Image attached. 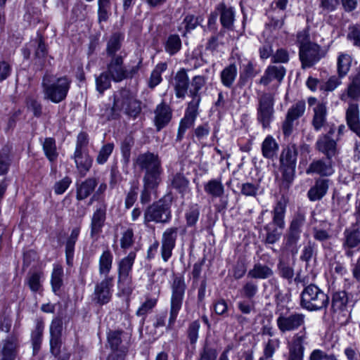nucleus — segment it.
Returning <instances> with one entry per match:
<instances>
[{
    "mask_svg": "<svg viewBox=\"0 0 360 360\" xmlns=\"http://www.w3.org/2000/svg\"><path fill=\"white\" fill-rule=\"evenodd\" d=\"M207 80L205 75H196L190 83L189 96L193 98L191 101H198V106L200 101V91L205 85Z\"/></svg>",
    "mask_w": 360,
    "mask_h": 360,
    "instance_id": "nucleus-34",
    "label": "nucleus"
},
{
    "mask_svg": "<svg viewBox=\"0 0 360 360\" xmlns=\"http://www.w3.org/2000/svg\"><path fill=\"white\" fill-rule=\"evenodd\" d=\"M309 360H338L333 354H327L320 349H314L309 356Z\"/></svg>",
    "mask_w": 360,
    "mask_h": 360,
    "instance_id": "nucleus-64",
    "label": "nucleus"
},
{
    "mask_svg": "<svg viewBox=\"0 0 360 360\" xmlns=\"http://www.w3.org/2000/svg\"><path fill=\"white\" fill-rule=\"evenodd\" d=\"M316 149L323 153L328 159H331L336 153L337 143L328 135H321L316 143Z\"/></svg>",
    "mask_w": 360,
    "mask_h": 360,
    "instance_id": "nucleus-24",
    "label": "nucleus"
},
{
    "mask_svg": "<svg viewBox=\"0 0 360 360\" xmlns=\"http://www.w3.org/2000/svg\"><path fill=\"white\" fill-rule=\"evenodd\" d=\"M141 101L127 89H122L113 95V104L108 120H116L120 113L123 112L126 115L136 118L141 112Z\"/></svg>",
    "mask_w": 360,
    "mask_h": 360,
    "instance_id": "nucleus-4",
    "label": "nucleus"
},
{
    "mask_svg": "<svg viewBox=\"0 0 360 360\" xmlns=\"http://www.w3.org/2000/svg\"><path fill=\"white\" fill-rule=\"evenodd\" d=\"M257 75V71L255 69V65L252 61L247 60L243 64L240 72V79L246 80L249 78H252Z\"/></svg>",
    "mask_w": 360,
    "mask_h": 360,
    "instance_id": "nucleus-58",
    "label": "nucleus"
},
{
    "mask_svg": "<svg viewBox=\"0 0 360 360\" xmlns=\"http://www.w3.org/2000/svg\"><path fill=\"white\" fill-rule=\"evenodd\" d=\"M107 207V202L103 200L100 203L96 204L91 219L90 234L91 237L97 236L102 232L106 219Z\"/></svg>",
    "mask_w": 360,
    "mask_h": 360,
    "instance_id": "nucleus-17",
    "label": "nucleus"
},
{
    "mask_svg": "<svg viewBox=\"0 0 360 360\" xmlns=\"http://www.w3.org/2000/svg\"><path fill=\"white\" fill-rule=\"evenodd\" d=\"M330 180L328 179L318 178L314 184L309 189L307 197L310 201L321 200L327 193L329 188Z\"/></svg>",
    "mask_w": 360,
    "mask_h": 360,
    "instance_id": "nucleus-22",
    "label": "nucleus"
},
{
    "mask_svg": "<svg viewBox=\"0 0 360 360\" xmlns=\"http://www.w3.org/2000/svg\"><path fill=\"white\" fill-rule=\"evenodd\" d=\"M113 256L110 250H106L103 252L99 258V274L104 275L105 277L108 276L112 266Z\"/></svg>",
    "mask_w": 360,
    "mask_h": 360,
    "instance_id": "nucleus-42",
    "label": "nucleus"
},
{
    "mask_svg": "<svg viewBox=\"0 0 360 360\" xmlns=\"http://www.w3.org/2000/svg\"><path fill=\"white\" fill-rule=\"evenodd\" d=\"M327 224L324 222L320 226L313 227L312 235L316 240L322 243L324 249H330V245L327 242L332 238L333 234L330 228H326Z\"/></svg>",
    "mask_w": 360,
    "mask_h": 360,
    "instance_id": "nucleus-29",
    "label": "nucleus"
},
{
    "mask_svg": "<svg viewBox=\"0 0 360 360\" xmlns=\"http://www.w3.org/2000/svg\"><path fill=\"white\" fill-rule=\"evenodd\" d=\"M352 58L350 55L345 53L339 54L337 59V72L340 78L345 77L349 72Z\"/></svg>",
    "mask_w": 360,
    "mask_h": 360,
    "instance_id": "nucleus-40",
    "label": "nucleus"
},
{
    "mask_svg": "<svg viewBox=\"0 0 360 360\" xmlns=\"http://www.w3.org/2000/svg\"><path fill=\"white\" fill-rule=\"evenodd\" d=\"M161 173L162 170L145 173L143 178V186L153 190L156 189L161 181Z\"/></svg>",
    "mask_w": 360,
    "mask_h": 360,
    "instance_id": "nucleus-55",
    "label": "nucleus"
},
{
    "mask_svg": "<svg viewBox=\"0 0 360 360\" xmlns=\"http://www.w3.org/2000/svg\"><path fill=\"white\" fill-rule=\"evenodd\" d=\"M126 53L120 51L118 56L110 58L107 65V72L115 82H120L126 79V68L124 66V58Z\"/></svg>",
    "mask_w": 360,
    "mask_h": 360,
    "instance_id": "nucleus-16",
    "label": "nucleus"
},
{
    "mask_svg": "<svg viewBox=\"0 0 360 360\" xmlns=\"http://www.w3.org/2000/svg\"><path fill=\"white\" fill-rule=\"evenodd\" d=\"M97 184L98 181L95 177H89L80 184H77V199L78 200L86 199L92 193Z\"/></svg>",
    "mask_w": 360,
    "mask_h": 360,
    "instance_id": "nucleus-30",
    "label": "nucleus"
},
{
    "mask_svg": "<svg viewBox=\"0 0 360 360\" xmlns=\"http://www.w3.org/2000/svg\"><path fill=\"white\" fill-rule=\"evenodd\" d=\"M112 278L105 277L100 283H96L92 295V301L103 305L108 303L112 297Z\"/></svg>",
    "mask_w": 360,
    "mask_h": 360,
    "instance_id": "nucleus-14",
    "label": "nucleus"
},
{
    "mask_svg": "<svg viewBox=\"0 0 360 360\" xmlns=\"http://www.w3.org/2000/svg\"><path fill=\"white\" fill-rule=\"evenodd\" d=\"M306 108L305 101H298L294 103L288 110L285 119L282 124L283 133L285 136H290L293 130V122L301 117Z\"/></svg>",
    "mask_w": 360,
    "mask_h": 360,
    "instance_id": "nucleus-13",
    "label": "nucleus"
},
{
    "mask_svg": "<svg viewBox=\"0 0 360 360\" xmlns=\"http://www.w3.org/2000/svg\"><path fill=\"white\" fill-rule=\"evenodd\" d=\"M198 101H191L188 103L184 117L181 120L179 125L186 129L191 127L198 115Z\"/></svg>",
    "mask_w": 360,
    "mask_h": 360,
    "instance_id": "nucleus-38",
    "label": "nucleus"
},
{
    "mask_svg": "<svg viewBox=\"0 0 360 360\" xmlns=\"http://www.w3.org/2000/svg\"><path fill=\"white\" fill-rule=\"evenodd\" d=\"M278 148V143L271 135L264 139L261 146L262 155L266 159H273L276 155Z\"/></svg>",
    "mask_w": 360,
    "mask_h": 360,
    "instance_id": "nucleus-37",
    "label": "nucleus"
},
{
    "mask_svg": "<svg viewBox=\"0 0 360 360\" xmlns=\"http://www.w3.org/2000/svg\"><path fill=\"white\" fill-rule=\"evenodd\" d=\"M172 199L164 196L148 206L143 213V224L148 226L150 222L166 224L172 219Z\"/></svg>",
    "mask_w": 360,
    "mask_h": 360,
    "instance_id": "nucleus-8",
    "label": "nucleus"
},
{
    "mask_svg": "<svg viewBox=\"0 0 360 360\" xmlns=\"http://www.w3.org/2000/svg\"><path fill=\"white\" fill-rule=\"evenodd\" d=\"M343 248H354L360 244V226L355 224L344 231Z\"/></svg>",
    "mask_w": 360,
    "mask_h": 360,
    "instance_id": "nucleus-28",
    "label": "nucleus"
},
{
    "mask_svg": "<svg viewBox=\"0 0 360 360\" xmlns=\"http://www.w3.org/2000/svg\"><path fill=\"white\" fill-rule=\"evenodd\" d=\"M257 101V120L263 129L269 128L274 118V94L262 92L259 94Z\"/></svg>",
    "mask_w": 360,
    "mask_h": 360,
    "instance_id": "nucleus-11",
    "label": "nucleus"
},
{
    "mask_svg": "<svg viewBox=\"0 0 360 360\" xmlns=\"http://www.w3.org/2000/svg\"><path fill=\"white\" fill-rule=\"evenodd\" d=\"M259 290L257 282L253 280L246 281L240 290V295L249 300H252Z\"/></svg>",
    "mask_w": 360,
    "mask_h": 360,
    "instance_id": "nucleus-53",
    "label": "nucleus"
},
{
    "mask_svg": "<svg viewBox=\"0 0 360 360\" xmlns=\"http://www.w3.org/2000/svg\"><path fill=\"white\" fill-rule=\"evenodd\" d=\"M18 343L14 337L5 340L0 352L1 360H15L18 354Z\"/></svg>",
    "mask_w": 360,
    "mask_h": 360,
    "instance_id": "nucleus-31",
    "label": "nucleus"
},
{
    "mask_svg": "<svg viewBox=\"0 0 360 360\" xmlns=\"http://www.w3.org/2000/svg\"><path fill=\"white\" fill-rule=\"evenodd\" d=\"M276 325L281 333L292 332L302 328L293 335L288 343L287 360H304L305 345L307 344L308 333L305 325V315L299 312L281 313L276 319Z\"/></svg>",
    "mask_w": 360,
    "mask_h": 360,
    "instance_id": "nucleus-1",
    "label": "nucleus"
},
{
    "mask_svg": "<svg viewBox=\"0 0 360 360\" xmlns=\"http://www.w3.org/2000/svg\"><path fill=\"white\" fill-rule=\"evenodd\" d=\"M177 227H169L163 232L161 239V256L164 262H167L172 255L178 235Z\"/></svg>",
    "mask_w": 360,
    "mask_h": 360,
    "instance_id": "nucleus-15",
    "label": "nucleus"
},
{
    "mask_svg": "<svg viewBox=\"0 0 360 360\" xmlns=\"http://www.w3.org/2000/svg\"><path fill=\"white\" fill-rule=\"evenodd\" d=\"M80 233V228H74L70 235L67 238L65 243V256L66 262L68 265L71 266L72 264V260L74 257L75 245L78 239Z\"/></svg>",
    "mask_w": 360,
    "mask_h": 360,
    "instance_id": "nucleus-36",
    "label": "nucleus"
},
{
    "mask_svg": "<svg viewBox=\"0 0 360 360\" xmlns=\"http://www.w3.org/2000/svg\"><path fill=\"white\" fill-rule=\"evenodd\" d=\"M307 174H319L321 176H328L333 173L331 159L314 160L306 169Z\"/></svg>",
    "mask_w": 360,
    "mask_h": 360,
    "instance_id": "nucleus-21",
    "label": "nucleus"
},
{
    "mask_svg": "<svg viewBox=\"0 0 360 360\" xmlns=\"http://www.w3.org/2000/svg\"><path fill=\"white\" fill-rule=\"evenodd\" d=\"M306 218L304 213L297 212L290 222L289 227L284 236V247L292 254L297 252V243L300 238L302 227Z\"/></svg>",
    "mask_w": 360,
    "mask_h": 360,
    "instance_id": "nucleus-12",
    "label": "nucleus"
},
{
    "mask_svg": "<svg viewBox=\"0 0 360 360\" xmlns=\"http://www.w3.org/2000/svg\"><path fill=\"white\" fill-rule=\"evenodd\" d=\"M285 75V69L282 65H270L265 70L264 75L259 79V84L267 86L271 80L276 79L281 82Z\"/></svg>",
    "mask_w": 360,
    "mask_h": 360,
    "instance_id": "nucleus-27",
    "label": "nucleus"
},
{
    "mask_svg": "<svg viewBox=\"0 0 360 360\" xmlns=\"http://www.w3.org/2000/svg\"><path fill=\"white\" fill-rule=\"evenodd\" d=\"M200 328L199 321L195 320L192 321L187 329V336L191 345L196 343L198 338V333Z\"/></svg>",
    "mask_w": 360,
    "mask_h": 360,
    "instance_id": "nucleus-62",
    "label": "nucleus"
},
{
    "mask_svg": "<svg viewBox=\"0 0 360 360\" xmlns=\"http://www.w3.org/2000/svg\"><path fill=\"white\" fill-rule=\"evenodd\" d=\"M71 79L66 76L51 80V77L44 76L41 82L44 99L58 103L64 101L71 85Z\"/></svg>",
    "mask_w": 360,
    "mask_h": 360,
    "instance_id": "nucleus-7",
    "label": "nucleus"
},
{
    "mask_svg": "<svg viewBox=\"0 0 360 360\" xmlns=\"http://www.w3.org/2000/svg\"><path fill=\"white\" fill-rule=\"evenodd\" d=\"M134 243V235L131 229H127L122 233L120 238V247L123 250H127Z\"/></svg>",
    "mask_w": 360,
    "mask_h": 360,
    "instance_id": "nucleus-61",
    "label": "nucleus"
},
{
    "mask_svg": "<svg viewBox=\"0 0 360 360\" xmlns=\"http://www.w3.org/2000/svg\"><path fill=\"white\" fill-rule=\"evenodd\" d=\"M11 149L8 146H4L0 150V176L7 174L11 159L10 156Z\"/></svg>",
    "mask_w": 360,
    "mask_h": 360,
    "instance_id": "nucleus-54",
    "label": "nucleus"
},
{
    "mask_svg": "<svg viewBox=\"0 0 360 360\" xmlns=\"http://www.w3.org/2000/svg\"><path fill=\"white\" fill-rule=\"evenodd\" d=\"M171 184L172 186L182 195L189 191V181L181 173H176L173 176Z\"/></svg>",
    "mask_w": 360,
    "mask_h": 360,
    "instance_id": "nucleus-44",
    "label": "nucleus"
},
{
    "mask_svg": "<svg viewBox=\"0 0 360 360\" xmlns=\"http://www.w3.org/2000/svg\"><path fill=\"white\" fill-rule=\"evenodd\" d=\"M296 43L299 47V58L303 69L315 65L327 56L329 50L328 46H321L311 41L307 30L297 32Z\"/></svg>",
    "mask_w": 360,
    "mask_h": 360,
    "instance_id": "nucleus-3",
    "label": "nucleus"
},
{
    "mask_svg": "<svg viewBox=\"0 0 360 360\" xmlns=\"http://www.w3.org/2000/svg\"><path fill=\"white\" fill-rule=\"evenodd\" d=\"M124 36L119 32L113 33L106 44V54L110 58L118 56L117 52L121 49Z\"/></svg>",
    "mask_w": 360,
    "mask_h": 360,
    "instance_id": "nucleus-35",
    "label": "nucleus"
},
{
    "mask_svg": "<svg viewBox=\"0 0 360 360\" xmlns=\"http://www.w3.org/2000/svg\"><path fill=\"white\" fill-rule=\"evenodd\" d=\"M274 274V270L271 267L264 264L257 262L249 270L248 276L252 279L264 280L272 277Z\"/></svg>",
    "mask_w": 360,
    "mask_h": 360,
    "instance_id": "nucleus-32",
    "label": "nucleus"
},
{
    "mask_svg": "<svg viewBox=\"0 0 360 360\" xmlns=\"http://www.w3.org/2000/svg\"><path fill=\"white\" fill-rule=\"evenodd\" d=\"M44 327V323L41 321H37L35 329L32 333V343L34 354L38 352L40 349Z\"/></svg>",
    "mask_w": 360,
    "mask_h": 360,
    "instance_id": "nucleus-52",
    "label": "nucleus"
},
{
    "mask_svg": "<svg viewBox=\"0 0 360 360\" xmlns=\"http://www.w3.org/2000/svg\"><path fill=\"white\" fill-rule=\"evenodd\" d=\"M199 216V206L197 204L191 205L185 214L187 226L189 227L194 226L198 221Z\"/></svg>",
    "mask_w": 360,
    "mask_h": 360,
    "instance_id": "nucleus-57",
    "label": "nucleus"
},
{
    "mask_svg": "<svg viewBox=\"0 0 360 360\" xmlns=\"http://www.w3.org/2000/svg\"><path fill=\"white\" fill-rule=\"evenodd\" d=\"M167 64L166 63H160L156 65V66L152 71L150 77L149 78V88L153 89L162 82V73L165 72L167 70Z\"/></svg>",
    "mask_w": 360,
    "mask_h": 360,
    "instance_id": "nucleus-49",
    "label": "nucleus"
},
{
    "mask_svg": "<svg viewBox=\"0 0 360 360\" xmlns=\"http://www.w3.org/2000/svg\"><path fill=\"white\" fill-rule=\"evenodd\" d=\"M347 88L340 94V99L348 103L346 120L349 129L360 138V119L359 105L360 100V70L349 77Z\"/></svg>",
    "mask_w": 360,
    "mask_h": 360,
    "instance_id": "nucleus-2",
    "label": "nucleus"
},
{
    "mask_svg": "<svg viewBox=\"0 0 360 360\" xmlns=\"http://www.w3.org/2000/svg\"><path fill=\"white\" fill-rule=\"evenodd\" d=\"M136 257L134 251H131L126 257L121 259L117 263V276H132V268Z\"/></svg>",
    "mask_w": 360,
    "mask_h": 360,
    "instance_id": "nucleus-33",
    "label": "nucleus"
},
{
    "mask_svg": "<svg viewBox=\"0 0 360 360\" xmlns=\"http://www.w3.org/2000/svg\"><path fill=\"white\" fill-rule=\"evenodd\" d=\"M43 276L40 271H30L25 279V283L28 285L32 292H36L42 288L41 278Z\"/></svg>",
    "mask_w": 360,
    "mask_h": 360,
    "instance_id": "nucleus-50",
    "label": "nucleus"
},
{
    "mask_svg": "<svg viewBox=\"0 0 360 360\" xmlns=\"http://www.w3.org/2000/svg\"><path fill=\"white\" fill-rule=\"evenodd\" d=\"M329 303V297L316 285H307L300 295V306L309 311L325 309Z\"/></svg>",
    "mask_w": 360,
    "mask_h": 360,
    "instance_id": "nucleus-9",
    "label": "nucleus"
},
{
    "mask_svg": "<svg viewBox=\"0 0 360 360\" xmlns=\"http://www.w3.org/2000/svg\"><path fill=\"white\" fill-rule=\"evenodd\" d=\"M63 268L60 264H54L51 278L52 290L56 294L63 285Z\"/></svg>",
    "mask_w": 360,
    "mask_h": 360,
    "instance_id": "nucleus-43",
    "label": "nucleus"
},
{
    "mask_svg": "<svg viewBox=\"0 0 360 360\" xmlns=\"http://www.w3.org/2000/svg\"><path fill=\"white\" fill-rule=\"evenodd\" d=\"M181 48V41L178 34H171L165 43V50L170 56L176 54Z\"/></svg>",
    "mask_w": 360,
    "mask_h": 360,
    "instance_id": "nucleus-51",
    "label": "nucleus"
},
{
    "mask_svg": "<svg viewBox=\"0 0 360 360\" xmlns=\"http://www.w3.org/2000/svg\"><path fill=\"white\" fill-rule=\"evenodd\" d=\"M114 146V143H108L101 148L96 157V162L98 164L103 165L107 162L108 158L113 151Z\"/></svg>",
    "mask_w": 360,
    "mask_h": 360,
    "instance_id": "nucleus-60",
    "label": "nucleus"
},
{
    "mask_svg": "<svg viewBox=\"0 0 360 360\" xmlns=\"http://www.w3.org/2000/svg\"><path fill=\"white\" fill-rule=\"evenodd\" d=\"M73 159L79 174L82 176H84L91 167L93 162L92 158L88 153V151H75Z\"/></svg>",
    "mask_w": 360,
    "mask_h": 360,
    "instance_id": "nucleus-25",
    "label": "nucleus"
},
{
    "mask_svg": "<svg viewBox=\"0 0 360 360\" xmlns=\"http://www.w3.org/2000/svg\"><path fill=\"white\" fill-rule=\"evenodd\" d=\"M288 202V199L282 196L274 207L271 211L272 221L264 228L266 231L264 239L266 244L272 245L280 240L282 236V231L285 225V216Z\"/></svg>",
    "mask_w": 360,
    "mask_h": 360,
    "instance_id": "nucleus-5",
    "label": "nucleus"
},
{
    "mask_svg": "<svg viewBox=\"0 0 360 360\" xmlns=\"http://www.w3.org/2000/svg\"><path fill=\"white\" fill-rule=\"evenodd\" d=\"M174 87L175 95L178 98H184L189 92L190 80L187 70L181 68L175 74L172 82Z\"/></svg>",
    "mask_w": 360,
    "mask_h": 360,
    "instance_id": "nucleus-19",
    "label": "nucleus"
},
{
    "mask_svg": "<svg viewBox=\"0 0 360 360\" xmlns=\"http://www.w3.org/2000/svg\"><path fill=\"white\" fill-rule=\"evenodd\" d=\"M327 124V108L323 103H319L314 108L311 124L315 131H319Z\"/></svg>",
    "mask_w": 360,
    "mask_h": 360,
    "instance_id": "nucleus-26",
    "label": "nucleus"
},
{
    "mask_svg": "<svg viewBox=\"0 0 360 360\" xmlns=\"http://www.w3.org/2000/svg\"><path fill=\"white\" fill-rule=\"evenodd\" d=\"M348 303V297L345 291H337L332 297L331 307L333 311H343Z\"/></svg>",
    "mask_w": 360,
    "mask_h": 360,
    "instance_id": "nucleus-46",
    "label": "nucleus"
},
{
    "mask_svg": "<svg viewBox=\"0 0 360 360\" xmlns=\"http://www.w3.org/2000/svg\"><path fill=\"white\" fill-rule=\"evenodd\" d=\"M205 191L212 198H220L224 193V187L220 179L210 180L204 186Z\"/></svg>",
    "mask_w": 360,
    "mask_h": 360,
    "instance_id": "nucleus-41",
    "label": "nucleus"
},
{
    "mask_svg": "<svg viewBox=\"0 0 360 360\" xmlns=\"http://www.w3.org/2000/svg\"><path fill=\"white\" fill-rule=\"evenodd\" d=\"M110 76L107 71L100 74L99 76L96 77V90L103 94V92L111 86Z\"/></svg>",
    "mask_w": 360,
    "mask_h": 360,
    "instance_id": "nucleus-56",
    "label": "nucleus"
},
{
    "mask_svg": "<svg viewBox=\"0 0 360 360\" xmlns=\"http://www.w3.org/2000/svg\"><path fill=\"white\" fill-rule=\"evenodd\" d=\"M217 11L219 15V20L223 28L232 30L235 21V11L231 6L220 3L217 6Z\"/></svg>",
    "mask_w": 360,
    "mask_h": 360,
    "instance_id": "nucleus-23",
    "label": "nucleus"
},
{
    "mask_svg": "<svg viewBox=\"0 0 360 360\" xmlns=\"http://www.w3.org/2000/svg\"><path fill=\"white\" fill-rule=\"evenodd\" d=\"M117 288L123 295L129 297L134 289L132 276H117Z\"/></svg>",
    "mask_w": 360,
    "mask_h": 360,
    "instance_id": "nucleus-48",
    "label": "nucleus"
},
{
    "mask_svg": "<svg viewBox=\"0 0 360 360\" xmlns=\"http://www.w3.org/2000/svg\"><path fill=\"white\" fill-rule=\"evenodd\" d=\"M277 271L280 277L291 283L295 275L293 267L284 259L280 258L277 264Z\"/></svg>",
    "mask_w": 360,
    "mask_h": 360,
    "instance_id": "nucleus-45",
    "label": "nucleus"
},
{
    "mask_svg": "<svg viewBox=\"0 0 360 360\" xmlns=\"http://www.w3.org/2000/svg\"><path fill=\"white\" fill-rule=\"evenodd\" d=\"M43 150L47 159L51 162H55L58 156L56 141L53 138H46L42 143Z\"/></svg>",
    "mask_w": 360,
    "mask_h": 360,
    "instance_id": "nucleus-47",
    "label": "nucleus"
},
{
    "mask_svg": "<svg viewBox=\"0 0 360 360\" xmlns=\"http://www.w3.org/2000/svg\"><path fill=\"white\" fill-rule=\"evenodd\" d=\"M172 117V111L170 107L162 102L156 106L155 110L154 123L156 130L160 131L165 127L171 121Z\"/></svg>",
    "mask_w": 360,
    "mask_h": 360,
    "instance_id": "nucleus-20",
    "label": "nucleus"
},
{
    "mask_svg": "<svg viewBox=\"0 0 360 360\" xmlns=\"http://www.w3.org/2000/svg\"><path fill=\"white\" fill-rule=\"evenodd\" d=\"M298 150L295 144H288L283 148L279 158V169L282 174L280 186L288 189L294 180Z\"/></svg>",
    "mask_w": 360,
    "mask_h": 360,
    "instance_id": "nucleus-6",
    "label": "nucleus"
},
{
    "mask_svg": "<svg viewBox=\"0 0 360 360\" xmlns=\"http://www.w3.org/2000/svg\"><path fill=\"white\" fill-rule=\"evenodd\" d=\"M136 164L145 173L162 170L161 161L158 155L148 152L140 154L136 159Z\"/></svg>",
    "mask_w": 360,
    "mask_h": 360,
    "instance_id": "nucleus-18",
    "label": "nucleus"
},
{
    "mask_svg": "<svg viewBox=\"0 0 360 360\" xmlns=\"http://www.w3.org/2000/svg\"><path fill=\"white\" fill-rule=\"evenodd\" d=\"M316 255V245L314 242L309 241L303 248L300 259L309 262Z\"/></svg>",
    "mask_w": 360,
    "mask_h": 360,
    "instance_id": "nucleus-63",
    "label": "nucleus"
},
{
    "mask_svg": "<svg viewBox=\"0 0 360 360\" xmlns=\"http://www.w3.org/2000/svg\"><path fill=\"white\" fill-rule=\"evenodd\" d=\"M186 285L182 276H175L171 283V299L169 318L166 327L167 330H172L181 310L184 299Z\"/></svg>",
    "mask_w": 360,
    "mask_h": 360,
    "instance_id": "nucleus-10",
    "label": "nucleus"
},
{
    "mask_svg": "<svg viewBox=\"0 0 360 360\" xmlns=\"http://www.w3.org/2000/svg\"><path fill=\"white\" fill-rule=\"evenodd\" d=\"M237 68L234 63L226 67L220 74L221 81L224 86L231 88L237 76Z\"/></svg>",
    "mask_w": 360,
    "mask_h": 360,
    "instance_id": "nucleus-39",
    "label": "nucleus"
},
{
    "mask_svg": "<svg viewBox=\"0 0 360 360\" xmlns=\"http://www.w3.org/2000/svg\"><path fill=\"white\" fill-rule=\"evenodd\" d=\"M348 30L347 39L352 41L354 46L360 49V24L349 25Z\"/></svg>",
    "mask_w": 360,
    "mask_h": 360,
    "instance_id": "nucleus-59",
    "label": "nucleus"
}]
</instances>
